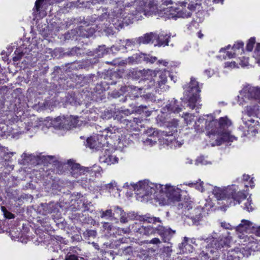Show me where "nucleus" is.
Instances as JSON below:
<instances>
[{
    "instance_id": "nucleus-2",
    "label": "nucleus",
    "mask_w": 260,
    "mask_h": 260,
    "mask_svg": "<svg viewBox=\"0 0 260 260\" xmlns=\"http://www.w3.org/2000/svg\"><path fill=\"white\" fill-rule=\"evenodd\" d=\"M180 134V131H144L140 139L146 146H152L158 140L161 143L175 148L180 147L183 143Z\"/></svg>"
},
{
    "instance_id": "nucleus-6",
    "label": "nucleus",
    "mask_w": 260,
    "mask_h": 260,
    "mask_svg": "<svg viewBox=\"0 0 260 260\" xmlns=\"http://www.w3.org/2000/svg\"><path fill=\"white\" fill-rule=\"evenodd\" d=\"M255 224L253 223L250 222L249 220L243 219L241 220V223H240L238 226L235 228L236 231L237 232V234L238 235V237L243 240L244 245H251L247 247V249H252L253 248L252 244H255V241L252 236H242L241 234L243 232H247L250 230L251 229L255 228Z\"/></svg>"
},
{
    "instance_id": "nucleus-32",
    "label": "nucleus",
    "mask_w": 260,
    "mask_h": 260,
    "mask_svg": "<svg viewBox=\"0 0 260 260\" xmlns=\"http://www.w3.org/2000/svg\"><path fill=\"white\" fill-rule=\"evenodd\" d=\"M243 45L244 43L243 42H237L232 47V50L235 51L237 54L242 53L243 52Z\"/></svg>"
},
{
    "instance_id": "nucleus-17",
    "label": "nucleus",
    "mask_w": 260,
    "mask_h": 260,
    "mask_svg": "<svg viewBox=\"0 0 260 260\" xmlns=\"http://www.w3.org/2000/svg\"><path fill=\"white\" fill-rule=\"evenodd\" d=\"M156 231L157 233L163 238V241L165 242H168L175 233V231L162 225H158L156 228Z\"/></svg>"
},
{
    "instance_id": "nucleus-57",
    "label": "nucleus",
    "mask_w": 260,
    "mask_h": 260,
    "mask_svg": "<svg viewBox=\"0 0 260 260\" xmlns=\"http://www.w3.org/2000/svg\"><path fill=\"white\" fill-rule=\"evenodd\" d=\"M187 4V3L185 2H181L180 3V5L178 7L181 8V6H183V11H182V13H186V12H190V11H188L186 8V5ZM191 13V12H190Z\"/></svg>"
},
{
    "instance_id": "nucleus-35",
    "label": "nucleus",
    "mask_w": 260,
    "mask_h": 260,
    "mask_svg": "<svg viewBox=\"0 0 260 260\" xmlns=\"http://www.w3.org/2000/svg\"><path fill=\"white\" fill-rule=\"evenodd\" d=\"M258 110V107L257 106H247V113L248 115L252 116L256 114V111Z\"/></svg>"
},
{
    "instance_id": "nucleus-33",
    "label": "nucleus",
    "mask_w": 260,
    "mask_h": 260,
    "mask_svg": "<svg viewBox=\"0 0 260 260\" xmlns=\"http://www.w3.org/2000/svg\"><path fill=\"white\" fill-rule=\"evenodd\" d=\"M253 57L255 59L256 63L260 65V43L256 44L253 53Z\"/></svg>"
},
{
    "instance_id": "nucleus-11",
    "label": "nucleus",
    "mask_w": 260,
    "mask_h": 260,
    "mask_svg": "<svg viewBox=\"0 0 260 260\" xmlns=\"http://www.w3.org/2000/svg\"><path fill=\"white\" fill-rule=\"evenodd\" d=\"M64 115L59 116L53 119L47 118L44 124L47 128L53 127L55 129H66L67 126L64 124Z\"/></svg>"
},
{
    "instance_id": "nucleus-19",
    "label": "nucleus",
    "mask_w": 260,
    "mask_h": 260,
    "mask_svg": "<svg viewBox=\"0 0 260 260\" xmlns=\"http://www.w3.org/2000/svg\"><path fill=\"white\" fill-rule=\"evenodd\" d=\"M182 109L177 105V101L173 99L170 103L164 107L161 110L162 113L167 112H172L174 113H178L181 112Z\"/></svg>"
},
{
    "instance_id": "nucleus-60",
    "label": "nucleus",
    "mask_w": 260,
    "mask_h": 260,
    "mask_svg": "<svg viewBox=\"0 0 260 260\" xmlns=\"http://www.w3.org/2000/svg\"><path fill=\"white\" fill-rule=\"evenodd\" d=\"M43 0H37V1L35 3V9H36V11L38 12L40 9V4L42 3Z\"/></svg>"
},
{
    "instance_id": "nucleus-62",
    "label": "nucleus",
    "mask_w": 260,
    "mask_h": 260,
    "mask_svg": "<svg viewBox=\"0 0 260 260\" xmlns=\"http://www.w3.org/2000/svg\"><path fill=\"white\" fill-rule=\"evenodd\" d=\"M196 6L193 4H188L187 7L186 8L188 11H192L195 10Z\"/></svg>"
},
{
    "instance_id": "nucleus-34",
    "label": "nucleus",
    "mask_w": 260,
    "mask_h": 260,
    "mask_svg": "<svg viewBox=\"0 0 260 260\" xmlns=\"http://www.w3.org/2000/svg\"><path fill=\"white\" fill-rule=\"evenodd\" d=\"M196 165H211V161L208 160L205 157L203 156L199 157L196 160Z\"/></svg>"
},
{
    "instance_id": "nucleus-26",
    "label": "nucleus",
    "mask_w": 260,
    "mask_h": 260,
    "mask_svg": "<svg viewBox=\"0 0 260 260\" xmlns=\"http://www.w3.org/2000/svg\"><path fill=\"white\" fill-rule=\"evenodd\" d=\"M206 116L208 118L205 119V128L207 130L214 128L215 125L218 123V121L214 119L212 115H207Z\"/></svg>"
},
{
    "instance_id": "nucleus-27",
    "label": "nucleus",
    "mask_w": 260,
    "mask_h": 260,
    "mask_svg": "<svg viewBox=\"0 0 260 260\" xmlns=\"http://www.w3.org/2000/svg\"><path fill=\"white\" fill-rule=\"evenodd\" d=\"M179 247L183 252H191L192 251V247L188 243V238L187 237H184L183 241Z\"/></svg>"
},
{
    "instance_id": "nucleus-3",
    "label": "nucleus",
    "mask_w": 260,
    "mask_h": 260,
    "mask_svg": "<svg viewBox=\"0 0 260 260\" xmlns=\"http://www.w3.org/2000/svg\"><path fill=\"white\" fill-rule=\"evenodd\" d=\"M237 189L238 187L235 185L221 187L214 186L212 193L217 200L223 201L224 205L229 206L240 204L245 199V193L242 191L236 192Z\"/></svg>"
},
{
    "instance_id": "nucleus-46",
    "label": "nucleus",
    "mask_w": 260,
    "mask_h": 260,
    "mask_svg": "<svg viewBox=\"0 0 260 260\" xmlns=\"http://www.w3.org/2000/svg\"><path fill=\"white\" fill-rule=\"evenodd\" d=\"M117 184L115 181H112L110 183L106 185V188L109 189L110 192H111L113 189H117Z\"/></svg>"
},
{
    "instance_id": "nucleus-22",
    "label": "nucleus",
    "mask_w": 260,
    "mask_h": 260,
    "mask_svg": "<svg viewBox=\"0 0 260 260\" xmlns=\"http://www.w3.org/2000/svg\"><path fill=\"white\" fill-rule=\"evenodd\" d=\"M161 117L162 116L158 115L156 120L157 121L159 120L160 122H161V123H160V125H161V123H165V125L167 128H177L178 126L179 125V121L176 119H173L171 120L170 121H169L168 122L164 121V120H161Z\"/></svg>"
},
{
    "instance_id": "nucleus-24",
    "label": "nucleus",
    "mask_w": 260,
    "mask_h": 260,
    "mask_svg": "<svg viewBox=\"0 0 260 260\" xmlns=\"http://www.w3.org/2000/svg\"><path fill=\"white\" fill-rule=\"evenodd\" d=\"M124 122L126 123V128H130L133 127L134 130H139L140 128H143L142 125H139L138 123H141V121L137 118H134L132 120H124Z\"/></svg>"
},
{
    "instance_id": "nucleus-13",
    "label": "nucleus",
    "mask_w": 260,
    "mask_h": 260,
    "mask_svg": "<svg viewBox=\"0 0 260 260\" xmlns=\"http://www.w3.org/2000/svg\"><path fill=\"white\" fill-rule=\"evenodd\" d=\"M250 254L249 250H245L244 248L237 247L228 252L227 260H240L242 256H248Z\"/></svg>"
},
{
    "instance_id": "nucleus-18",
    "label": "nucleus",
    "mask_w": 260,
    "mask_h": 260,
    "mask_svg": "<svg viewBox=\"0 0 260 260\" xmlns=\"http://www.w3.org/2000/svg\"><path fill=\"white\" fill-rule=\"evenodd\" d=\"M257 92V87L246 86L240 91V94L248 99H255V94Z\"/></svg>"
},
{
    "instance_id": "nucleus-56",
    "label": "nucleus",
    "mask_w": 260,
    "mask_h": 260,
    "mask_svg": "<svg viewBox=\"0 0 260 260\" xmlns=\"http://www.w3.org/2000/svg\"><path fill=\"white\" fill-rule=\"evenodd\" d=\"M157 36H161L162 37V40L163 41H167V44H166V45H161V46H166V45H168V43H169V39L170 37V36H168L167 35H166L165 36L164 35H157Z\"/></svg>"
},
{
    "instance_id": "nucleus-43",
    "label": "nucleus",
    "mask_w": 260,
    "mask_h": 260,
    "mask_svg": "<svg viewBox=\"0 0 260 260\" xmlns=\"http://www.w3.org/2000/svg\"><path fill=\"white\" fill-rule=\"evenodd\" d=\"M145 58L144 61L147 63H153L157 60V58L156 57L152 56L149 54H145Z\"/></svg>"
},
{
    "instance_id": "nucleus-49",
    "label": "nucleus",
    "mask_w": 260,
    "mask_h": 260,
    "mask_svg": "<svg viewBox=\"0 0 260 260\" xmlns=\"http://www.w3.org/2000/svg\"><path fill=\"white\" fill-rule=\"evenodd\" d=\"M182 117H184V120L186 121L187 124H188L192 119V115L187 113H184L182 116Z\"/></svg>"
},
{
    "instance_id": "nucleus-38",
    "label": "nucleus",
    "mask_w": 260,
    "mask_h": 260,
    "mask_svg": "<svg viewBox=\"0 0 260 260\" xmlns=\"http://www.w3.org/2000/svg\"><path fill=\"white\" fill-rule=\"evenodd\" d=\"M257 132L258 131H244L243 135L251 140L255 136Z\"/></svg>"
},
{
    "instance_id": "nucleus-39",
    "label": "nucleus",
    "mask_w": 260,
    "mask_h": 260,
    "mask_svg": "<svg viewBox=\"0 0 260 260\" xmlns=\"http://www.w3.org/2000/svg\"><path fill=\"white\" fill-rule=\"evenodd\" d=\"M255 38H251L249 40V41L247 44V45H246L247 50L249 51H251L253 48V46H254V44H255Z\"/></svg>"
},
{
    "instance_id": "nucleus-45",
    "label": "nucleus",
    "mask_w": 260,
    "mask_h": 260,
    "mask_svg": "<svg viewBox=\"0 0 260 260\" xmlns=\"http://www.w3.org/2000/svg\"><path fill=\"white\" fill-rule=\"evenodd\" d=\"M136 57L137 58L136 63L142 62V61H144L145 54H143L142 53L135 54Z\"/></svg>"
},
{
    "instance_id": "nucleus-47",
    "label": "nucleus",
    "mask_w": 260,
    "mask_h": 260,
    "mask_svg": "<svg viewBox=\"0 0 260 260\" xmlns=\"http://www.w3.org/2000/svg\"><path fill=\"white\" fill-rule=\"evenodd\" d=\"M251 200L248 198L246 200V202L245 203L244 209H246L248 211H251L252 210V207L251 206Z\"/></svg>"
},
{
    "instance_id": "nucleus-25",
    "label": "nucleus",
    "mask_w": 260,
    "mask_h": 260,
    "mask_svg": "<svg viewBox=\"0 0 260 260\" xmlns=\"http://www.w3.org/2000/svg\"><path fill=\"white\" fill-rule=\"evenodd\" d=\"M156 231H157L156 228L155 229L151 226H142L137 231V232L139 233L140 234L147 236L152 235L154 234Z\"/></svg>"
},
{
    "instance_id": "nucleus-53",
    "label": "nucleus",
    "mask_w": 260,
    "mask_h": 260,
    "mask_svg": "<svg viewBox=\"0 0 260 260\" xmlns=\"http://www.w3.org/2000/svg\"><path fill=\"white\" fill-rule=\"evenodd\" d=\"M158 80L167 82V76L166 74L163 72L159 73V79H158Z\"/></svg>"
},
{
    "instance_id": "nucleus-12",
    "label": "nucleus",
    "mask_w": 260,
    "mask_h": 260,
    "mask_svg": "<svg viewBox=\"0 0 260 260\" xmlns=\"http://www.w3.org/2000/svg\"><path fill=\"white\" fill-rule=\"evenodd\" d=\"M145 76L147 77L145 78L144 81L145 85L143 89H156L157 87L155 82V80L153 77H155L156 75V72L155 71L148 70L144 72Z\"/></svg>"
},
{
    "instance_id": "nucleus-30",
    "label": "nucleus",
    "mask_w": 260,
    "mask_h": 260,
    "mask_svg": "<svg viewBox=\"0 0 260 260\" xmlns=\"http://www.w3.org/2000/svg\"><path fill=\"white\" fill-rule=\"evenodd\" d=\"M115 212L116 214H119L120 216L121 222L125 223L127 221L125 213L123 212V210H122L120 208L117 207L115 209Z\"/></svg>"
},
{
    "instance_id": "nucleus-44",
    "label": "nucleus",
    "mask_w": 260,
    "mask_h": 260,
    "mask_svg": "<svg viewBox=\"0 0 260 260\" xmlns=\"http://www.w3.org/2000/svg\"><path fill=\"white\" fill-rule=\"evenodd\" d=\"M2 210L5 216L7 218L12 219L14 218V215L11 212L8 211L5 207H2Z\"/></svg>"
},
{
    "instance_id": "nucleus-55",
    "label": "nucleus",
    "mask_w": 260,
    "mask_h": 260,
    "mask_svg": "<svg viewBox=\"0 0 260 260\" xmlns=\"http://www.w3.org/2000/svg\"><path fill=\"white\" fill-rule=\"evenodd\" d=\"M136 60H137V58L136 57L135 54H134L132 56L129 57L128 58V62H129L131 63H137Z\"/></svg>"
},
{
    "instance_id": "nucleus-15",
    "label": "nucleus",
    "mask_w": 260,
    "mask_h": 260,
    "mask_svg": "<svg viewBox=\"0 0 260 260\" xmlns=\"http://www.w3.org/2000/svg\"><path fill=\"white\" fill-rule=\"evenodd\" d=\"M68 164L71 167V173L75 178H78L79 176L84 174L85 172L89 171V168L82 167L79 164L75 163L73 160H69Z\"/></svg>"
},
{
    "instance_id": "nucleus-14",
    "label": "nucleus",
    "mask_w": 260,
    "mask_h": 260,
    "mask_svg": "<svg viewBox=\"0 0 260 260\" xmlns=\"http://www.w3.org/2000/svg\"><path fill=\"white\" fill-rule=\"evenodd\" d=\"M158 10V1L157 0H150L145 6V8H139L137 11L138 13H143L145 16H149L151 13H157Z\"/></svg>"
},
{
    "instance_id": "nucleus-10",
    "label": "nucleus",
    "mask_w": 260,
    "mask_h": 260,
    "mask_svg": "<svg viewBox=\"0 0 260 260\" xmlns=\"http://www.w3.org/2000/svg\"><path fill=\"white\" fill-rule=\"evenodd\" d=\"M183 11V6L181 8L170 7L164 9V13L168 15V18H188L190 17L191 13H182Z\"/></svg>"
},
{
    "instance_id": "nucleus-36",
    "label": "nucleus",
    "mask_w": 260,
    "mask_h": 260,
    "mask_svg": "<svg viewBox=\"0 0 260 260\" xmlns=\"http://www.w3.org/2000/svg\"><path fill=\"white\" fill-rule=\"evenodd\" d=\"M114 214L112 213V211L111 209L107 210L105 211H102L101 214L102 218H106L107 219H109L110 218H112L114 216Z\"/></svg>"
},
{
    "instance_id": "nucleus-54",
    "label": "nucleus",
    "mask_w": 260,
    "mask_h": 260,
    "mask_svg": "<svg viewBox=\"0 0 260 260\" xmlns=\"http://www.w3.org/2000/svg\"><path fill=\"white\" fill-rule=\"evenodd\" d=\"M237 54V53L235 51H234L233 50V51H228L226 52V55L229 58H233V57H235V56Z\"/></svg>"
},
{
    "instance_id": "nucleus-51",
    "label": "nucleus",
    "mask_w": 260,
    "mask_h": 260,
    "mask_svg": "<svg viewBox=\"0 0 260 260\" xmlns=\"http://www.w3.org/2000/svg\"><path fill=\"white\" fill-rule=\"evenodd\" d=\"M240 65L242 67H245L248 65V61L247 58L245 57H243L242 59H240V62H239Z\"/></svg>"
},
{
    "instance_id": "nucleus-61",
    "label": "nucleus",
    "mask_w": 260,
    "mask_h": 260,
    "mask_svg": "<svg viewBox=\"0 0 260 260\" xmlns=\"http://www.w3.org/2000/svg\"><path fill=\"white\" fill-rule=\"evenodd\" d=\"M245 186L246 187H248V186H250V187H251V188H253V187L254 186V182H253V178H252L250 180L249 182L248 183H247V184H246V183H245Z\"/></svg>"
},
{
    "instance_id": "nucleus-4",
    "label": "nucleus",
    "mask_w": 260,
    "mask_h": 260,
    "mask_svg": "<svg viewBox=\"0 0 260 260\" xmlns=\"http://www.w3.org/2000/svg\"><path fill=\"white\" fill-rule=\"evenodd\" d=\"M182 184L177 186L172 185L171 184L166 185L160 184L158 187L157 191L156 201L161 206L168 205L171 203L179 202L181 198V187Z\"/></svg>"
},
{
    "instance_id": "nucleus-42",
    "label": "nucleus",
    "mask_w": 260,
    "mask_h": 260,
    "mask_svg": "<svg viewBox=\"0 0 260 260\" xmlns=\"http://www.w3.org/2000/svg\"><path fill=\"white\" fill-rule=\"evenodd\" d=\"M134 226V224H133V225H130L128 227L124 228V229L118 228V233H120V234L121 233L125 234H129L130 233L131 230L133 229Z\"/></svg>"
},
{
    "instance_id": "nucleus-48",
    "label": "nucleus",
    "mask_w": 260,
    "mask_h": 260,
    "mask_svg": "<svg viewBox=\"0 0 260 260\" xmlns=\"http://www.w3.org/2000/svg\"><path fill=\"white\" fill-rule=\"evenodd\" d=\"M225 67L230 68H238V64L235 61L226 62L225 63Z\"/></svg>"
},
{
    "instance_id": "nucleus-20",
    "label": "nucleus",
    "mask_w": 260,
    "mask_h": 260,
    "mask_svg": "<svg viewBox=\"0 0 260 260\" xmlns=\"http://www.w3.org/2000/svg\"><path fill=\"white\" fill-rule=\"evenodd\" d=\"M78 116L70 115L65 116L64 124L67 126L66 129L76 128L79 125V120Z\"/></svg>"
},
{
    "instance_id": "nucleus-58",
    "label": "nucleus",
    "mask_w": 260,
    "mask_h": 260,
    "mask_svg": "<svg viewBox=\"0 0 260 260\" xmlns=\"http://www.w3.org/2000/svg\"><path fill=\"white\" fill-rule=\"evenodd\" d=\"M221 226L225 229H232V226L230 223L225 222L221 223Z\"/></svg>"
},
{
    "instance_id": "nucleus-41",
    "label": "nucleus",
    "mask_w": 260,
    "mask_h": 260,
    "mask_svg": "<svg viewBox=\"0 0 260 260\" xmlns=\"http://www.w3.org/2000/svg\"><path fill=\"white\" fill-rule=\"evenodd\" d=\"M65 260H84L83 257H78L75 254L68 253L66 255Z\"/></svg>"
},
{
    "instance_id": "nucleus-64",
    "label": "nucleus",
    "mask_w": 260,
    "mask_h": 260,
    "mask_svg": "<svg viewBox=\"0 0 260 260\" xmlns=\"http://www.w3.org/2000/svg\"><path fill=\"white\" fill-rule=\"evenodd\" d=\"M257 92L255 94V100H258L260 103V88L257 87Z\"/></svg>"
},
{
    "instance_id": "nucleus-50",
    "label": "nucleus",
    "mask_w": 260,
    "mask_h": 260,
    "mask_svg": "<svg viewBox=\"0 0 260 260\" xmlns=\"http://www.w3.org/2000/svg\"><path fill=\"white\" fill-rule=\"evenodd\" d=\"M85 234L89 237L95 238L96 236V232L95 230H87Z\"/></svg>"
},
{
    "instance_id": "nucleus-5",
    "label": "nucleus",
    "mask_w": 260,
    "mask_h": 260,
    "mask_svg": "<svg viewBox=\"0 0 260 260\" xmlns=\"http://www.w3.org/2000/svg\"><path fill=\"white\" fill-rule=\"evenodd\" d=\"M160 184L152 183L148 180H144L137 183H126L124 187L133 188L139 198H144L153 193L156 200L157 191H158V186Z\"/></svg>"
},
{
    "instance_id": "nucleus-21",
    "label": "nucleus",
    "mask_w": 260,
    "mask_h": 260,
    "mask_svg": "<svg viewBox=\"0 0 260 260\" xmlns=\"http://www.w3.org/2000/svg\"><path fill=\"white\" fill-rule=\"evenodd\" d=\"M218 127L222 130L232 128L233 123L232 120L227 116L220 117L218 120Z\"/></svg>"
},
{
    "instance_id": "nucleus-37",
    "label": "nucleus",
    "mask_w": 260,
    "mask_h": 260,
    "mask_svg": "<svg viewBox=\"0 0 260 260\" xmlns=\"http://www.w3.org/2000/svg\"><path fill=\"white\" fill-rule=\"evenodd\" d=\"M143 220L144 221H147L149 223H155L156 222H160L161 221L160 219L158 217H150V216H145L143 218Z\"/></svg>"
},
{
    "instance_id": "nucleus-8",
    "label": "nucleus",
    "mask_w": 260,
    "mask_h": 260,
    "mask_svg": "<svg viewBox=\"0 0 260 260\" xmlns=\"http://www.w3.org/2000/svg\"><path fill=\"white\" fill-rule=\"evenodd\" d=\"M188 92L192 95L188 100V106L193 109L196 107V103L198 102L199 96V93L201 90L199 85V83L194 78H191L190 82L188 86Z\"/></svg>"
},
{
    "instance_id": "nucleus-59",
    "label": "nucleus",
    "mask_w": 260,
    "mask_h": 260,
    "mask_svg": "<svg viewBox=\"0 0 260 260\" xmlns=\"http://www.w3.org/2000/svg\"><path fill=\"white\" fill-rule=\"evenodd\" d=\"M149 243L153 244H159L160 243V240L157 238H154L151 240L149 242Z\"/></svg>"
},
{
    "instance_id": "nucleus-1",
    "label": "nucleus",
    "mask_w": 260,
    "mask_h": 260,
    "mask_svg": "<svg viewBox=\"0 0 260 260\" xmlns=\"http://www.w3.org/2000/svg\"><path fill=\"white\" fill-rule=\"evenodd\" d=\"M136 135H131L128 134H120L119 131H99L98 134L88 138L86 140V146L90 149L99 150L103 148L108 147V145H113L117 148L121 149L128 145L132 140L131 138H136Z\"/></svg>"
},
{
    "instance_id": "nucleus-29",
    "label": "nucleus",
    "mask_w": 260,
    "mask_h": 260,
    "mask_svg": "<svg viewBox=\"0 0 260 260\" xmlns=\"http://www.w3.org/2000/svg\"><path fill=\"white\" fill-rule=\"evenodd\" d=\"M12 131H1V135L2 137H5L6 136V139H18L19 135L21 134V132H17L15 134H12Z\"/></svg>"
},
{
    "instance_id": "nucleus-7",
    "label": "nucleus",
    "mask_w": 260,
    "mask_h": 260,
    "mask_svg": "<svg viewBox=\"0 0 260 260\" xmlns=\"http://www.w3.org/2000/svg\"><path fill=\"white\" fill-rule=\"evenodd\" d=\"M207 135L212 141V146L220 145L224 142H233L236 139L229 131H209Z\"/></svg>"
},
{
    "instance_id": "nucleus-28",
    "label": "nucleus",
    "mask_w": 260,
    "mask_h": 260,
    "mask_svg": "<svg viewBox=\"0 0 260 260\" xmlns=\"http://www.w3.org/2000/svg\"><path fill=\"white\" fill-rule=\"evenodd\" d=\"M183 184L188 185L191 187H194L201 192L205 191L204 187L203 186L204 183L203 181H201V180H199L198 181L196 182L184 183Z\"/></svg>"
},
{
    "instance_id": "nucleus-16",
    "label": "nucleus",
    "mask_w": 260,
    "mask_h": 260,
    "mask_svg": "<svg viewBox=\"0 0 260 260\" xmlns=\"http://www.w3.org/2000/svg\"><path fill=\"white\" fill-rule=\"evenodd\" d=\"M104 149V154L100 157V161L101 163L111 165L118 162V158L110 152L108 147L105 148Z\"/></svg>"
},
{
    "instance_id": "nucleus-31",
    "label": "nucleus",
    "mask_w": 260,
    "mask_h": 260,
    "mask_svg": "<svg viewBox=\"0 0 260 260\" xmlns=\"http://www.w3.org/2000/svg\"><path fill=\"white\" fill-rule=\"evenodd\" d=\"M204 210V208L197 207L192 211V214H193V217L195 219H200L202 217V213Z\"/></svg>"
},
{
    "instance_id": "nucleus-9",
    "label": "nucleus",
    "mask_w": 260,
    "mask_h": 260,
    "mask_svg": "<svg viewBox=\"0 0 260 260\" xmlns=\"http://www.w3.org/2000/svg\"><path fill=\"white\" fill-rule=\"evenodd\" d=\"M161 37V36H157L156 34L154 32L147 33L143 36L137 38L136 42L139 44H148L151 41L156 40L158 45L167 44V41H163Z\"/></svg>"
},
{
    "instance_id": "nucleus-23",
    "label": "nucleus",
    "mask_w": 260,
    "mask_h": 260,
    "mask_svg": "<svg viewBox=\"0 0 260 260\" xmlns=\"http://www.w3.org/2000/svg\"><path fill=\"white\" fill-rule=\"evenodd\" d=\"M231 240V237H226L224 241L222 239L220 240V241H218L214 239L213 240V243H212L211 247L216 249L220 248L224 245H228L230 243Z\"/></svg>"
},
{
    "instance_id": "nucleus-63",
    "label": "nucleus",
    "mask_w": 260,
    "mask_h": 260,
    "mask_svg": "<svg viewBox=\"0 0 260 260\" xmlns=\"http://www.w3.org/2000/svg\"><path fill=\"white\" fill-rule=\"evenodd\" d=\"M103 228L105 230H111V225L108 222H104L103 223Z\"/></svg>"
},
{
    "instance_id": "nucleus-52",
    "label": "nucleus",
    "mask_w": 260,
    "mask_h": 260,
    "mask_svg": "<svg viewBox=\"0 0 260 260\" xmlns=\"http://www.w3.org/2000/svg\"><path fill=\"white\" fill-rule=\"evenodd\" d=\"M166 82H167L164 81L157 80V83H156V85L157 86V87H156V88H159L161 89L164 88L165 85V84L166 83Z\"/></svg>"
},
{
    "instance_id": "nucleus-40",
    "label": "nucleus",
    "mask_w": 260,
    "mask_h": 260,
    "mask_svg": "<svg viewBox=\"0 0 260 260\" xmlns=\"http://www.w3.org/2000/svg\"><path fill=\"white\" fill-rule=\"evenodd\" d=\"M80 51L81 50L80 48L78 47H74L70 51H68L67 52V54L70 55L78 56L79 55L81 54Z\"/></svg>"
}]
</instances>
